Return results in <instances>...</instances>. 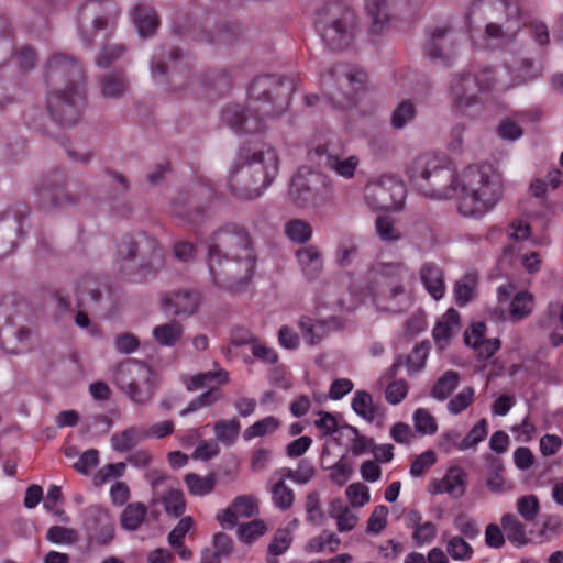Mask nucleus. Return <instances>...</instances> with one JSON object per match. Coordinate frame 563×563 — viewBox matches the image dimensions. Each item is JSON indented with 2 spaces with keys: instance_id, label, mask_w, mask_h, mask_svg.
Listing matches in <instances>:
<instances>
[{
  "instance_id": "40",
  "label": "nucleus",
  "mask_w": 563,
  "mask_h": 563,
  "mask_svg": "<svg viewBox=\"0 0 563 563\" xmlns=\"http://www.w3.org/2000/svg\"><path fill=\"white\" fill-rule=\"evenodd\" d=\"M460 383V374L455 371H446L433 385L431 397L437 400H445Z\"/></svg>"
},
{
  "instance_id": "26",
  "label": "nucleus",
  "mask_w": 563,
  "mask_h": 563,
  "mask_svg": "<svg viewBox=\"0 0 563 563\" xmlns=\"http://www.w3.org/2000/svg\"><path fill=\"white\" fill-rule=\"evenodd\" d=\"M146 439L147 433H145V428L141 426H133L112 434L110 443L113 451L126 453L132 451L139 443Z\"/></svg>"
},
{
  "instance_id": "46",
  "label": "nucleus",
  "mask_w": 563,
  "mask_h": 563,
  "mask_svg": "<svg viewBox=\"0 0 563 563\" xmlns=\"http://www.w3.org/2000/svg\"><path fill=\"white\" fill-rule=\"evenodd\" d=\"M375 231L379 239L386 243L398 242L402 232L388 216H378L375 220Z\"/></svg>"
},
{
  "instance_id": "39",
  "label": "nucleus",
  "mask_w": 563,
  "mask_h": 563,
  "mask_svg": "<svg viewBox=\"0 0 563 563\" xmlns=\"http://www.w3.org/2000/svg\"><path fill=\"white\" fill-rule=\"evenodd\" d=\"M500 523L511 543L521 547L528 542L525 526L515 515L505 514Z\"/></svg>"
},
{
  "instance_id": "14",
  "label": "nucleus",
  "mask_w": 563,
  "mask_h": 563,
  "mask_svg": "<svg viewBox=\"0 0 563 563\" xmlns=\"http://www.w3.org/2000/svg\"><path fill=\"white\" fill-rule=\"evenodd\" d=\"M85 104L82 88L69 90H51L46 106L49 115L62 126H74L81 119V110Z\"/></svg>"
},
{
  "instance_id": "15",
  "label": "nucleus",
  "mask_w": 563,
  "mask_h": 563,
  "mask_svg": "<svg viewBox=\"0 0 563 563\" xmlns=\"http://www.w3.org/2000/svg\"><path fill=\"white\" fill-rule=\"evenodd\" d=\"M84 79L82 66L73 57L56 54L48 59L45 81L51 90L82 88Z\"/></svg>"
},
{
  "instance_id": "41",
  "label": "nucleus",
  "mask_w": 563,
  "mask_h": 563,
  "mask_svg": "<svg viewBox=\"0 0 563 563\" xmlns=\"http://www.w3.org/2000/svg\"><path fill=\"white\" fill-rule=\"evenodd\" d=\"M184 482L194 496H205L210 494L216 486V475L199 476L195 473H188L184 477Z\"/></svg>"
},
{
  "instance_id": "32",
  "label": "nucleus",
  "mask_w": 563,
  "mask_h": 563,
  "mask_svg": "<svg viewBox=\"0 0 563 563\" xmlns=\"http://www.w3.org/2000/svg\"><path fill=\"white\" fill-rule=\"evenodd\" d=\"M229 380V373L224 369L208 371L191 375L184 379L187 390L194 391L210 386L213 382L225 384Z\"/></svg>"
},
{
  "instance_id": "8",
  "label": "nucleus",
  "mask_w": 563,
  "mask_h": 563,
  "mask_svg": "<svg viewBox=\"0 0 563 563\" xmlns=\"http://www.w3.org/2000/svg\"><path fill=\"white\" fill-rule=\"evenodd\" d=\"M482 15L484 19L506 16L505 23L489 22L485 32L488 37L510 41L519 30L518 12L507 0H476L472 3L468 16Z\"/></svg>"
},
{
  "instance_id": "31",
  "label": "nucleus",
  "mask_w": 563,
  "mask_h": 563,
  "mask_svg": "<svg viewBox=\"0 0 563 563\" xmlns=\"http://www.w3.org/2000/svg\"><path fill=\"white\" fill-rule=\"evenodd\" d=\"M464 474L461 468H450L445 476L437 484L433 493H448L453 497H461L465 492Z\"/></svg>"
},
{
  "instance_id": "36",
  "label": "nucleus",
  "mask_w": 563,
  "mask_h": 563,
  "mask_svg": "<svg viewBox=\"0 0 563 563\" xmlns=\"http://www.w3.org/2000/svg\"><path fill=\"white\" fill-rule=\"evenodd\" d=\"M460 314L451 308L439 320L432 331V335L435 342H448L452 336L453 330L459 327Z\"/></svg>"
},
{
  "instance_id": "17",
  "label": "nucleus",
  "mask_w": 563,
  "mask_h": 563,
  "mask_svg": "<svg viewBox=\"0 0 563 563\" xmlns=\"http://www.w3.org/2000/svg\"><path fill=\"white\" fill-rule=\"evenodd\" d=\"M492 86L493 82L489 78L479 80L470 73L456 76L451 85L455 107L460 111L466 112L471 107L479 102L477 92L489 90Z\"/></svg>"
},
{
  "instance_id": "43",
  "label": "nucleus",
  "mask_w": 563,
  "mask_h": 563,
  "mask_svg": "<svg viewBox=\"0 0 563 563\" xmlns=\"http://www.w3.org/2000/svg\"><path fill=\"white\" fill-rule=\"evenodd\" d=\"M241 424L236 418L218 420L213 426L216 440L224 445H232L236 440Z\"/></svg>"
},
{
  "instance_id": "1",
  "label": "nucleus",
  "mask_w": 563,
  "mask_h": 563,
  "mask_svg": "<svg viewBox=\"0 0 563 563\" xmlns=\"http://www.w3.org/2000/svg\"><path fill=\"white\" fill-rule=\"evenodd\" d=\"M407 174L426 197L443 200L456 197L457 211L466 218H479L500 200L503 181L492 165L470 166L457 178L455 167L444 155L423 153L415 157Z\"/></svg>"
},
{
  "instance_id": "33",
  "label": "nucleus",
  "mask_w": 563,
  "mask_h": 563,
  "mask_svg": "<svg viewBox=\"0 0 563 563\" xmlns=\"http://www.w3.org/2000/svg\"><path fill=\"white\" fill-rule=\"evenodd\" d=\"M146 515L147 507L143 503H131L122 510L120 525L128 531H136L145 521Z\"/></svg>"
},
{
  "instance_id": "42",
  "label": "nucleus",
  "mask_w": 563,
  "mask_h": 563,
  "mask_svg": "<svg viewBox=\"0 0 563 563\" xmlns=\"http://www.w3.org/2000/svg\"><path fill=\"white\" fill-rule=\"evenodd\" d=\"M533 297L527 291L516 294L510 301L509 314L512 321H520L532 313Z\"/></svg>"
},
{
  "instance_id": "30",
  "label": "nucleus",
  "mask_w": 563,
  "mask_h": 563,
  "mask_svg": "<svg viewBox=\"0 0 563 563\" xmlns=\"http://www.w3.org/2000/svg\"><path fill=\"white\" fill-rule=\"evenodd\" d=\"M365 10L372 20V31L379 33L390 21L389 0H365Z\"/></svg>"
},
{
  "instance_id": "51",
  "label": "nucleus",
  "mask_w": 563,
  "mask_h": 563,
  "mask_svg": "<svg viewBox=\"0 0 563 563\" xmlns=\"http://www.w3.org/2000/svg\"><path fill=\"white\" fill-rule=\"evenodd\" d=\"M416 113L415 103L410 100H404L393 111L390 123L395 129H402L408 123L412 122Z\"/></svg>"
},
{
  "instance_id": "58",
  "label": "nucleus",
  "mask_w": 563,
  "mask_h": 563,
  "mask_svg": "<svg viewBox=\"0 0 563 563\" xmlns=\"http://www.w3.org/2000/svg\"><path fill=\"white\" fill-rule=\"evenodd\" d=\"M487 435V421L481 419L464 437V439L457 444V449L461 451L467 450L475 446L477 443L483 441Z\"/></svg>"
},
{
  "instance_id": "21",
  "label": "nucleus",
  "mask_w": 563,
  "mask_h": 563,
  "mask_svg": "<svg viewBox=\"0 0 563 563\" xmlns=\"http://www.w3.org/2000/svg\"><path fill=\"white\" fill-rule=\"evenodd\" d=\"M200 303V294L192 289L174 290L166 294L162 299L163 309L173 310V314L181 319L194 316Z\"/></svg>"
},
{
  "instance_id": "48",
  "label": "nucleus",
  "mask_w": 563,
  "mask_h": 563,
  "mask_svg": "<svg viewBox=\"0 0 563 563\" xmlns=\"http://www.w3.org/2000/svg\"><path fill=\"white\" fill-rule=\"evenodd\" d=\"M280 427V421L273 417H265L245 429L243 437L245 440H252L257 437H265L274 433Z\"/></svg>"
},
{
  "instance_id": "28",
  "label": "nucleus",
  "mask_w": 563,
  "mask_h": 563,
  "mask_svg": "<svg viewBox=\"0 0 563 563\" xmlns=\"http://www.w3.org/2000/svg\"><path fill=\"white\" fill-rule=\"evenodd\" d=\"M299 329L301 330L303 339L310 345L319 344L330 333V324L324 320H314L310 317L303 316L299 320Z\"/></svg>"
},
{
  "instance_id": "23",
  "label": "nucleus",
  "mask_w": 563,
  "mask_h": 563,
  "mask_svg": "<svg viewBox=\"0 0 563 563\" xmlns=\"http://www.w3.org/2000/svg\"><path fill=\"white\" fill-rule=\"evenodd\" d=\"M452 30L448 26L430 31L424 43V53L432 59H442L451 54L453 48Z\"/></svg>"
},
{
  "instance_id": "49",
  "label": "nucleus",
  "mask_w": 563,
  "mask_h": 563,
  "mask_svg": "<svg viewBox=\"0 0 563 563\" xmlns=\"http://www.w3.org/2000/svg\"><path fill=\"white\" fill-rule=\"evenodd\" d=\"M165 512L172 517H180L186 509V501L181 490L170 488L162 498Z\"/></svg>"
},
{
  "instance_id": "56",
  "label": "nucleus",
  "mask_w": 563,
  "mask_h": 563,
  "mask_svg": "<svg viewBox=\"0 0 563 563\" xmlns=\"http://www.w3.org/2000/svg\"><path fill=\"white\" fill-rule=\"evenodd\" d=\"M305 509L307 520L312 525L320 526L324 521V512L321 508L320 494L316 490L309 493L306 497Z\"/></svg>"
},
{
  "instance_id": "60",
  "label": "nucleus",
  "mask_w": 563,
  "mask_h": 563,
  "mask_svg": "<svg viewBox=\"0 0 563 563\" xmlns=\"http://www.w3.org/2000/svg\"><path fill=\"white\" fill-rule=\"evenodd\" d=\"M125 52L124 44H109L104 45L96 57V64L99 67L108 68L112 63L118 60Z\"/></svg>"
},
{
  "instance_id": "5",
  "label": "nucleus",
  "mask_w": 563,
  "mask_h": 563,
  "mask_svg": "<svg viewBox=\"0 0 563 563\" xmlns=\"http://www.w3.org/2000/svg\"><path fill=\"white\" fill-rule=\"evenodd\" d=\"M402 269L401 263H378L372 268L374 300L378 309L402 313L410 307V296L402 283Z\"/></svg>"
},
{
  "instance_id": "38",
  "label": "nucleus",
  "mask_w": 563,
  "mask_h": 563,
  "mask_svg": "<svg viewBox=\"0 0 563 563\" xmlns=\"http://www.w3.org/2000/svg\"><path fill=\"white\" fill-rule=\"evenodd\" d=\"M133 16L141 36L153 34L159 24L156 13L151 8L135 7Z\"/></svg>"
},
{
  "instance_id": "62",
  "label": "nucleus",
  "mask_w": 563,
  "mask_h": 563,
  "mask_svg": "<svg viewBox=\"0 0 563 563\" xmlns=\"http://www.w3.org/2000/svg\"><path fill=\"white\" fill-rule=\"evenodd\" d=\"M539 510V500L534 495H527L517 500V511L526 521H533Z\"/></svg>"
},
{
  "instance_id": "63",
  "label": "nucleus",
  "mask_w": 563,
  "mask_h": 563,
  "mask_svg": "<svg viewBox=\"0 0 563 563\" xmlns=\"http://www.w3.org/2000/svg\"><path fill=\"white\" fill-rule=\"evenodd\" d=\"M126 468V464L123 462L110 463L101 467L93 476V484L101 486L111 478L121 477Z\"/></svg>"
},
{
  "instance_id": "44",
  "label": "nucleus",
  "mask_w": 563,
  "mask_h": 563,
  "mask_svg": "<svg viewBox=\"0 0 563 563\" xmlns=\"http://www.w3.org/2000/svg\"><path fill=\"white\" fill-rule=\"evenodd\" d=\"M77 306L86 307L89 301L98 303L101 299V291L92 278H82L76 287Z\"/></svg>"
},
{
  "instance_id": "34",
  "label": "nucleus",
  "mask_w": 563,
  "mask_h": 563,
  "mask_svg": "<svg viewBox=\"0 0 563 563\" xmlns=\"http://www.w3.org/2000/svg\"><path fill=\"white\" fill-rule=\"evenodd\" d=\"M325 455H330V450L327 446L322 449L321 464L330 471V479L340 487L345 485L353 473L352 465L345 462L344 457H341L336 463L325 465Z\"/></svg>"
},
{
  "instance_id": "2",
  "label": "nucleus",
  "mask_w": 563,
  "mask_h": 563,
  "mask_svg": "<svg viewBox=\"0 0 563 563\" xmlns=\"http://www.w3.org/2000/svg\"><path fill=\"white\" fill-rule=\"evenodd\" d=\"M291 86L283 77L263 75L249 86L245 104H229L221 112L223 123L242 134L265 130L266 121L283 114L289 106Z\"/></svg>"
},
{
  "instance_id": "12",
  "label": "nucleus",
  "mask_w": 563,
  "mask_h": 563,
  "mask_svg": "<svg viewBox=\"0 0 563 563\" xmlns=\"http://www.w3.org/2000/svg\"><path fill=\"white\" fill-rule=\"evenodd\" d=\"M118 15V7L113 1L93 0L86 3L79 15L84 41L91 45L98 32H111Z\"/></svg>"
},
{
  "instance_id": "59",
  "label": "nucleus",
  "mask_w": 563,
  "mask_h": 563,
  "mask_svg": "<svg viewBox=\"0 0 563 563\" xmlns=\"http://www.w3.org/2000/svg\"><path fill=\"white\" fill-rule=\"evenodd\" d=\"M46 539L56 544H74L78 540V533L73 528L52 526L47 531Z\"/></svg>"
},
{
  "instance_id": "45",
  "label": "nucleus",
  "mask_w": 563,
  "mask_h": 563,
  "mask_svg": "<svg viewBox=\"0 0 563 563\" xmlns=\"http://www.w3.org/2000/svg\"><path fill=\"white\" fill-rule=\"evenodd\" d=\"M287 238L298 244L308 242L312 236V227L302 219H291L285 224Z\"/></svg>"
},
{
  "instance_id": "64",
  "label": "nucleus",
  "mask_w": 563,
  "mask_h": 563,
  "mask_svg": "<svg viewBox=\"0 0 563 563\" xmlns=\"http://www.w3.org/2000/svg\"><path fill=\"white\" fill-rule=\"evenodd\" d=\"M292 541L291 533L288 529H278L274 537L272 542L268 545V554L278 556L285 553L288 548L290 547Z\"/></svg>"
},
{
  "instance_id": "11",
  "label": "nucleus",
  "mask_w": 563,
  "mask_h": 563,
  "mask_svg": "<svg viewBox=\"0 0 563 563\" xmlns=\"http://www.w3.org/2000/svg\"><path fill=\"white\" fill-rule=\"evenodd\" d=\"M211 255L256 258L249 231L236 223H228L213 233L208 247V256Z\"/></svg>"
},
{
  "instance_id": "37",
  "label": "nucleus",
  "mask_w": 563,
  "mask_h": 563,
  "mask_svg": "<svg viewBox=\"0 0 563 563\" xmlns=\"http://www.w3.org/2000/svg\"><path fill=\"white\" fill-rule=\"evenodd\" d=\"M477 274L466 273L454 285V295L456 303L462 307L468 303L475 297L477 286Z\"/></svg>"
},
{
  "instance_id": "50",
  "label": "nucleus",
  "mask_w": 563,
  "mask_h": 563,
  "mask_svg": "<svg viewBox=\"0 0 563 563\" xmlns=\"http://www.w3.org/2000/svg\"><path fill=\"white\" fill-rule=\"evenodd\" d=\"M352 408L362 418L372 422L375 419V407L371 394L364 390H357L352 400Z\"/></svg>"
},
{
  "instance_id": "57",
  "label": "nucleus",
  "mask_w": 563,
  "mask_h": 563,
  "mask_svg": "<svg viewBox=\"0 0 563 563\" xmlns=\"http://www.w3.org/2000/svg\"><path fill=\"white\" fill-rule=\"evenodd\" d=\"M413 423L416 431L421 434H433L438 430L434 417L423 408H419L415 411Z\"/></svg>"
},
{
  "instance_id": "61",
  "label": "nucleus",
  "mask_w": 563,
  "mask_h": 563,
  "mask_svg": "<svg viewBox=\"0 0 563 563\" xmlns=\"http://www.w3.org/2000/svg\"><path fill=\"white\" fill-rule=\"evenodd\" d=\"M490 470L487 474L486 485L493 493H500L504 489V465L499 459L489 457Z\"/></svg>"
},
{
  "instance_id": "18",
  "label": "nucleus",
  "mask_w": 563,
  "mask_h": 563,
  "mask_svg": "<svg viewBox=\"0 0 563 563\" xmlns=\"http://www.w3.org/2000/svg\"><path fill=\"white\" fill-rule=\"evenodd\" d=\"M318 185H322L327 191H331L330 181L323 175L312 172H299L291 179L289 195L300 207L308 205L317 206L319 205L317 198Z\"/></svg>"
},
{
  "instance_id": "7",
  "label": "nucleus",
  "mask_w": 563,
  "mask_h": 563,
  "mask_svg": "<svg viewBox=\"0 0 563 563\" xmlns=\"http://www.w3.org/2000/svg\"><path fill=\"white\" fill-rule=\"evenodd\" d=\"M367 75L364 70L345 64L335 65L321 76V87L338 107L351 106L356 95L364 90Z\"/></svg>"
},
{
  "instance_id": "52",
  "label": "nucleus",
  "mask_w": 563,
  "mask_h": 563,
  "mask_svg": "<svg viewBox=\"0 0 563 563\" xmlns=\"http://www.w3.org/2000/svg\"><path fill=\"white\" fill-rule=\"evenodd\" d=\"M220 388L210 387L207 391L192 399L188 406L180 411V416H186L203 407H210L222 398Z\"/></svg>"
},
{
  "instance_id": "24",
  "label": "nucleus",
  "mask_w": 563,
  "mask_h": 563,
  "mask_svg": "<svg viewBox=\"0 0 563 563\" xmlns=\"http://www.w3.org/2000/svg\"><path fill=\"white\" fill-rule=\"evenodd\" d=\"M419 278L427 292L440 300L445 294V280L443 269L433 262H426L419 268Z\"/></svg>"
},
{
  "instance_id": "4",
  "label": "nucleus",
  "mask_w": 563,
  "mask_h": 563,
  "mask_svg": "<svg viewBox=\"0 0 563 563\" xmlns=\"http://www.w3.org/2000/svg\"><path fill=\"white\" fill-rule=\"evenodd\" d=\"M115 261L121 272L142 283L164 267V252L154 238L140 233L119 242Z\"/></svg>"
},
{
  "instance_id": "35",
  "label": "nucleus",
  "mask_w": 563,
  "mask_h": 563,
  "mask_svg": "<svg viewBox=\"0 0 563 563\" xmlns=\"http://www.w3.org/2000/svg\"><path fill=\"white\" fill-rule=\"evenodd\" d=\"M183 333V325L176 321L164 323L153 329V336L162 346H174L181 339Z\"/></svg>"
},
{
  "instance_id": "13",
  "label": "nucleus",
  "mask_w": 563,
  "mask_h": 563,
  "mask_svg": "<svg viewBox=\"0 0 563 563\" xmlns=\"http://www.w3.org/2000/svg\"><path fill=\"white\" fill-rule=\"evenodd\" d=\"M310 162L319 167L328 168L336 175L351 179L360 165L356 155H346V150L340 141L330 140L308 152Z\"/></svg>"
},
{
  "instance_id": "16",
  "label": "nucleus",
  "mask_w": 563,
  "mask_h": 563,
  "mask_svg": "<svg viewBox=\"0 0 563 563\" xmlns=\"http://www.w3.org/2000/svg\"><path fill=\"white\" fill-rule=\"evenodd\" d=\"M365 199L374 209L396 210L402 206L405 187L396 178L384 176L366 185Z\"/></svg>"
},
{
  "instance_id": "9",
  "label": "nucleus",
  "mask_w": 563,
  "mask_h": 563,
  "mask_svg": "<svg viewBox=\"0 0 563 563\" xmlns=\"http://www.w3.org/2000/svg\"><path fill=\"white\" fill-rule=\"evenodd\" d=\"M209 272L214 284L230 290L247 285L255 271L256 258L208 256Z\"/></svg>"
},
{
  "instance_id": "55",
  "label": "nucleus",
  "mask_w": 563,
  "mask_h": 563,
  "mask_svg": "<svg viewBox=\"0 0 563 563\" xmlns=\"http://www.w3.org/2000/svg\"><path fill=\"white\" fill-rule=\"evenodd\" d=\"M241 36V30L238 25H229L223 24L217 27L211 38H209L210 43L230 46L233 45Z\"/></svg>"
},
{
  "instance_id": "19",
  "label": "nucleus",
  "mask_w": 563,
  "mask_h": 563,
  "mask_svg": "<svg viewBox=\"0 0 563 563\" xmlns=\"http://www.w3.org/2000/svg\"><path fill=\"white\" fill-rule=\"evenodd\" d=\"M84 526L91 542L107 545L114 539V521L109 511L98 505L85 510Z\"/></svg>"
},
{
  "instance_id": "47",
  "label": "nucleus",
  "mask_w": 563,
  "mask_h": 563,
  "mask_svg": "<svg viewBox=\"0 0 563 563\" xmlns=\"http://www.w3.org/2000/svg\"><path fill=\"white\" fill-rule=\"evenodd\" d=\"M30 335L31 332L25 327H21L15 331L9 329L0 333V342L8 352L16 354L21 352L20 345L26 343Z\"/></svg>"
},
{
  "instance_id": "53",
  "label": "nucleus",
  "mask_w": 563,
  "mask_h": 563,
  "mask_svg": "<svg viewBox=\"0 0 563 563\" xmlns=\"http://www.w3.org/2000/svg\"><path fill=\"white\" fill-rule=\"evenodd\" d=\"M271 494L274 505L282 510L289 509L294 504L295 494L285 484L284 479L278 481L271 487Z\"/></svg>"
},
{
  "instance_id": "3",
  "label": "nucleus",
  "mask_w": 563,
  "mask_h": 563,
  "mask_svg": "<svg viewBox=\"0 0 563 563\" xmlns=\"http://www.w3.org/2000/svg\"><path fill=\"white\" fill-rule=\"evenodd\" d=\"M278 172L279 158L272 146L247 143L238 151L228 175V186L235 198L252 200L264 192Z\"/></svg>"
},
{
  "instance_id": "6",
  "label": "nucleus",
  "mask_w": 563,
  "mask_h": 563,
  "mask_svg": "<svg viewBox=\"0 0 563 563\" xmlns=\"http://www.w3.org/2000/svg\"><path fill=\"white\" fill-rule=\"evenodd\" d=\"M316 27L331 49H344L355 37L356 16L351 9L341 3H328L319 10Z\"/></svg>"
},
{
  "instance_id": "10",
  "label": "nucleus",
  "mask_w": 563,
  "mask_h": 563,
  "mask_svg": "<svg viewBox=\"0 0 563 563\" xmlns=\"http://www.w3.org/2000/svg\"><path fill=\"white\" fill-rule=\"evenodd\" d=\"M115 383L132 401L140 405L148 402L154 395L153 372L140 361L121 363L117 368Z\"/></svg>"
},
{
  "instance_id": "54",
  "label": "nucleus",
  "mask_w": 563,
  "mask_h": 563,
  "mask_svg": "<svg viewBox=\"0 0 563 563\" xmlns=\"http://www.w3.org/2000/svg\"><path fill=\"white\" fill-rule=\"evenodd\" d=\"M448 554L456 561H467L473 556L472 545L463 537L454 536L448 540Z\"/></svg>"
},
{
  "instance_id": "29",
  "label": "nucleus",
  "mask_w": 563,
  "mask_h": 563,
  "mask_svg": "<svg viewBox=\"0 0 563 563\" xmlns=\"http://www.w3.org/2000/svg\"><path fill=\"white\" fill-rule=\"evenodd\" d=\"M99 85L104 98L117 99L125 93L129 82L125 73L117 70L101 77Z\"/></svg>"
},
{
  "instance_id": "25",
  "label": "nucleus",
  "mask_w": 563,
  "mask_h": 563,
  "mask_svg": "<svg viewBox=\"0 0 563 563\" xmlns=\"http://www.w3.org/2000/svg\"><path fill=\"white\" fill-rule=\"evenodd\" d=\"M19 230L20 222L14 214L5 212L0 216V258L15 250Z\"/></svg>"
},
{
  "instance_id": "20",
  "label": "nucleus",
  "mask_w": 563,
  "mask_h": 563,
  "mask_svg": "<svg viewBox=\"0 0 563 563\" xmlns=\"http://www.w3.org/2000/svg\"><path fill=\"white\" fill-rule=\"evenodd\" d=\"M64 186L65 176L59 172L42 176L35 185L40 207L48 210L64 205L67 201Z\"/></svg>"
},
{
  "instance_id": "22",
  "label": "nucleus",
  "mask_w": 563,
  "mask_h": 563,
  "mask_svg": "<svg viewBox=\"0 0 563 563\" xmlns=\"http://www.w3.org/2000/svg\"><path fill=\"white\" fill-rule=\"evenodd\" d=\"M258 514L257 501L253 496L241 495L233 499L232 504L217 515V519L223 528H233L240 519H247Z\"/></svg>"
},
{
  "instance_id": "27",
  "label": "nucleus",
  "mask_w": 563,
  "mask_h": 563,
  "mask_svg": "<svg viewBox=\"0 0 563 563\" xmlns=\"http://www.w3.org/2000/svg\"><path fill=\"white\" fill-rule=\"evenodd\" d=\"M296 256L308 279L313 280L320 275L323 264L321 253L316 246L310 245L300 249L297 251Z\"/></svg>"
}]
</instances>
